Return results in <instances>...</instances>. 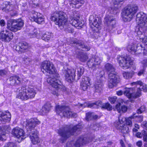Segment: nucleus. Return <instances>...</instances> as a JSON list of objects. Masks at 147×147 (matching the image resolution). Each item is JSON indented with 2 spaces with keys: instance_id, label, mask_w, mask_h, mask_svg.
I'll return each mask as SVG.
<instances>
[{
  "instance_id": "64",
  "label": "nucleus",
  "mask_w": 147,
  "mask_h": 147,
  "mask_svg": "<svg viewBox=\"0 0 147 147\" xmlns=\"http://www.w3.org/2000/svg\"><path fill=\"white\" fill-rule=\"evenodd\" d=\"M142 63L143 64L144 66L147 65V63L146 60H144L142 62Z\"/></svg>"
},
{
  "instance_id": "35",
  "label": "nucleus",
  "mask_w": 147,
  "mask_h": 147,
  "mask_svg": "<svg viewBox=\"0 0 147 147\" xmlns=\"http://www.w3.org/2000/svg\"><path fill=\"white\" fill-rule=\"evenodd\" d=\"M116 127L118 129L121 130V132L123 134L128 133L129 132V129L128 127L126 125H125L123 126H120L119 127V125L118 126H116Z\"/></svg>"
},
{
  "instance_id": "27",
  "label": "nucleus",
  "mask_w": 147,
  "mask_h": 147,
  "mask_svg": "<svg viewBox=\"0 0 147 147\" xmlns=\"http://www.w3.org/2000/svg\"><path fill=\"white\" fill-rule=\"evenodd\" d=\"M121 5V4L119 3L117 0H113L111 3V8L109 9V10H110L111 13L115 14L116 13L114 11H116L118 9L120 8Z\"/></svg>"
},
{
  "instance_id": "52",
  "label": "nucleus",
  "mask_w": 147,
  "mask_h": 147,
  "mask_svg": "<svg viewBox=\"0 0 147 147\" xmlns=\"http://www.w3.org/2000/svg\"><path fill=\"white\" fill-rule=\"evenodd\" d=\"M102 102L100 100H98L95 102L93 103L90 105L89 106H90L91 107L93 106L94 105H96L97 106H100L102 105Z\"/></svg>"
},
{
  "instance_id": "4",
  "label": "nucleus",
  "mask_w": 147,
  "mask_h": 147,
  "mask_svg": "<svg viewBox=\"0 0 147 147\" xmlns=\"http://www.w3.org/2000/svg\"><path fill=\"white\" fill-rule=\"evenodd\" d=\"M53 75L54 76L53 77L48 78L47 81L48 83L53 87L52 90V93L57 96H58L59 95L58 93V90H64V87L59 80V75L55 73Z\"/></svg>"
},
{
  "instance_id": "61",
  "label": "nucleus",
  "mask_w": 147,
  "mask_h": 147,
  "mask_svg": "<svg viewBox=\"0 0 147 147\" xmlns=\"http://www.w3.org/2000/svg\"><path fill=\"white\" fill-rule=\"evenodd\" d=\"M0 24L1 26H4L5 25V23L4 20H2L0 21Z\"/></svg>"
},
{
  "instance_id": "12",
  "label": "nucleus",
  "mask_w": 147,
  "mask_h": 147,
  "mask_svg": "<svg viewBox=\"0 0 147 147\" xmlns=\"http://www.w3.org/2000/svg\"><path fill=\"white\" fill-rule=\"evenodd\" d=\"M89 20L90 24L92 28L94 27L98 30L101 28V19L97 15L95 14L91 15L89 17Z\"/></svg>"
},
{
  "instance_id": "15",
  "label": "nucleus",
  "mask_w": 147,
  "mask_h": 147,
  "mask_svg": "<svg viewBox=\"0 0 147 147\" xmlns=\"http://www.w3.org/2000/svg\"><path fill=\"white\" fill-rule=\"evenodd\" d=\"M11 134L14 137L21 138V140H24L27 137L23 130L18 127L13 128L12 130Z\"/></svg>"
},
{
  "instance_id": "1",
  "label": "nucleus",
  "mask_w": 147,
  "mask_h": 147,
  "mask_svg": "<svg viewBox=\"0 0 147 147\" xmlns=\"http://www.w3.org/2000/svg\"><path fill=\"white\" fill-rule=\"evenodd\" d=\"M65 13L63 12L59 11L55 12L51 14L50 19L51 21L55 22L56 25L61 27V29L64 28L65 30L71 32V31H68L71 25L78 29L81 28L82 25V22L79 21V17L71 18L69 21H67V18L65 16Z\"/></svg>"
},
{
  "instance_id": "22",
  "label": "nucleus",
  "mask_w": 147,
  "mask_h": 147,
  "mask_svg": "<svg viewBox=\"0 0 147 147\" xmlns=\"http://www.w3.org/2000/svg\"><path fill=\"white\" fill-rule=\"evenodd\" d=\"M11 115L8 111L0 112V121L5 123L9 122L11 118Z\"/></svg>"
},
{
  "instance_id": "23",
  "label": "nucleus",
  "mask_w": 147,
  "mask_h": 147,
  "mask_svg": "<svg viewBox=\"0 0 147 147\" xmlns=\"http://www.w3.org/2000/svg\"><path fill=\"white\" fill-rule=\"evenodd\" d=\"M72 43L74 44L75 46L78 49L82 48L83 51H88L90 49V47L84 45L83 42L81 40H74L72 41Z\"/></svg>"
},
{
  "instance_id": "54",
  "label": "nucleus",
  "mask_w": 147,
  "mask_h": 147,
  "mask_svg": "<svg viewBox=\"0 0 147 147\" xmlns=\"http://www.w3.org/2000/svg\"><path fill=\"white\" fill-rule=\"evenodd\" d=\"M142 125L143 127L145 129H147V122L144 121L142 123Z\"/></svg>"
},
{
  "instance_id": "53",
  "label": "nucleus",
  "mask_w": 147,
  "mask_h": 147,
  "mask_svg": "<svg viewBox=\"0 0 147 147\" xmlns=\"http://www.w3.org/2000/svg\"><path fill=\"white\" fill-rule=\"evenodd\" d=\"M7 73L6 70L5 69L0 70V76H3L6 75Z\"/></svg>"
},
{
  "instance_id": "34",
  "label": "nucleus",
  "mask_w": 147,
  "mask_h": 147,
  "mask_svg": "<svg viewBox=\"0 0 147 147\" xmlns=\"http://www.w3.org/2000/svg\"><path fill=\"white\" fill-rule=\"evenodd\" d=\"M105 69L108 72L109 74L114 73L115 72V69L112 64L107 63L106 64L105 67Z\"/></svg>"
},
{
  "instance_id": "48",
  "label": "nucleus",
  "mask_w": 147,
  "mask_h": 147,
  "mask_svg": "<svg viewBox=\"0 0 147 147\" xmlns=\"http://www.w3.org/2000/svg\"><path fill=\"white\" fill-rule=\"evenodd\" d=\"M146 109V107L144 106H141L138 109L137 111V112L138 114H140L144 111Z\"/></svg>"
},
{
  "instance_id": "57",
  "label": "nucleus",
  "mask_w": 147,
  "mask_h": 147,
  "mask_svg": "<svg viewBox=\"0 0 147 147\" xmlns=\"http://www.w3.org/2000/svg\"><path fill=\"white\" fill-rule=\"evenodd\" d=\"M31 61V59L29 58H26L24 60V61L26 63L28 64Z\"/></svg>"
},
{
  "instance_id": "55",
  "label": "nucleus",
  "mask_w": 147,
  "mask_h": 147,
  "mask_svg": "<svg viewBox=\"0 0 147 147\" xmlns=\"http://www.w3.org/2000/svg\"><path fill=\"white\" fill-rule=\"evenodd\" d=\"M137 121L139 122H141L143 120V116L141 115H140L139 116H137Z\"/></svg>"
},
{
  "instance_id": "24",
  "label": "nucleus",
  "mask_w": 147,
  "mask_h": 147,
  "mask_svg": "<svg viewBox=\"0 0 147 147\" xmlns=\"http://www.w3.org/2000/svg\"><path fill=\"white\" fill-rule=\"evenodd\" d=\"M76 70L74 69H68L66 71L65 77L67 80L68 82H71L75 78Z\"/></svg>"
},
{
  "instance_id": "46",
  "label": "nucleus",
  "mask_w": 147,
  "mask_h": 147,
  "mask_svg": "<svg viewBox=\"0 0 147 147\" xmlns=\"http://www.w3.org/2000/svg\"><path fill=\"white\" fill-rule=\"evenodd\" d=\"M90 85L81 82L80 85L81 89L84 91L86 90L88 88V87L90 86Z\"/></svg>"
},
{
  "instance_id": "56",
  "label": "nucleus",
  "mask_w": 147,
  "mask_h": 147,
  "mask_svg": "<svg viewBox=\"0 0 147 147\" xmlns=\"http://www.w3.org/2000/svg\"><path fill=\"white\" fill-rule=\"evenodd\" d=\"M145 69H141L140 70L139 72L138 73V76H140L141 75H143L144 71H145Z\"/></svg>"
},
{
  "instance_id": "42",
  "label": "nucleus",
  "mask_w": 147,
  "mask_h": 147,
  "mask_svg": "<svg viewBox=\"0 0 147 147\" xmlns=\"http://www.w3.org/2000/svg\"><path fill=\"white\" fill-rule=\"evenodd\" d=\"M70 2H71V3L75 5L77 4H80L79 6H81L82 5L84 4V1L83 0H70Z\"/></svg>"
},
{
  "instance_id": "21",
  "label": "nucleus",
  "mask_w": 147,
  "mask_h": 147,
  "mask_svg": "<svg viewBox=\"0 0 147 147\" xmlns=\"http://www.w3.org/2000/svg\"><path fill=\"white\" fill-rule=\"evenodd\" d=\"M101 60L99 57L95 56L90 59L87 62V65L89 68H93L96 65H99L101 62Z\"/></svg>"
},
{
  "instance_id": "17",
  "label": "nucleus",
  "mask_w": 147,
  "mask_h": 147,
  "mask_svg": "<svg viewBox=\"0 0 147 147\" xmlns=\"http://www.w3.org/2000/svg\"><path fill=\"white\" fill-rule=\"evenodd\" d=\"M105 25L108 27V29H112L114 28L116 23L115 18L111 15L106 16L104 18Z\"/></svg>"
},
{
  "instance_id": "33",
  "label": "nucleus",
  "mask_w": 147,
  "mask_h": 147,
  "mask_svg": "<svg viewBox=\"0 0 147 147\" xmlns=\"http://www.w3.org/2000/svg\"><path fill=\"white\" fill-rule=\"evenodd\" d=\"M77 57L82 62H84L88 58L87 55L81 52H78Z\"/></svg>"
},
{
  "instance_id": "25",
  "label": "nucleus",
  "mask_w": 147,
  "mask_h": 147,
  "mask_svg": "<svg viewBox=\"0 0 147 147\" xmlns=\"http://www.w3.org/2000/svg\"><path fill=\"white\" fill-rule=\"evenodd\" d=\"M28 45L26 42H20L19 45L16 46V50L19 53H23L27 51L28 49Z\"/></svg>"
},
{
  "instance_id": "14",
  "label": "nucleus",
  "mask_w": 147,
  "mask_h": 147,
  "mask_svg": "<svg viewBox=\"0 0 147 147\" xmlns=\"http://www.w3.org/2000/svg\"><path fill=\"white\" fill-rule=\"evenodd\" d=\"M133 88H125V90L124 92V94L129 98H136L140 97L141 95V92L140 89L137 88L136 92L132 93Z\"/></svg>"
},
{
  "instance_id": "49",
  "label": "nucleus",
  "mask_w": 147,
  "mask_h": 147,
  "mask_svg": "<svg viewBox=\"0 0 147 147\" xmlns=\"http://www.w3.org/2000/svg\"><path fill=\"white\" fill-rule=\"evenodd\" d=\"M117 99V97L114 96L112 97H109V100L112 104H113L116 101Z\"/></svg>"
},
{
  "instance_id": "9",
  "label": "nucleus",
  "mask_w": 147,
  "mask_h": 147,
  "mask_svg": "<svg viewBox=\"0 0 147 147\" xmlns=\"http://www.w3.org/2000/svg\"><path fill=\"white\" fill-rule=\"evenodd\" d=\"M91 141L95 142L94 139L90 140L88 138H85L83 136H81L75 141H71L67 142L66 144L67 147H80L83 144H86Z\"/></svg>"
},
{
  "instance_id": "60",
  "label": "nucleus",
  "mask_w": 147,
  "mask_h": 147,
  "mask_svg": "<svg viewBox=\"0 0 147 147\" xmlns=\"http://www.w3.org/2000/svg\"><path fill=\"white\" fill-rule=\"evenodd\" d=\"M142 142L141 141H139L136 143V145L138 147H141L142 145Z\"/></svg>"
},
{
  "instance_id": "38",
  "label": "nucleus",
  "mask_w": 147,
  "mask_h": 147,
  "mask_svg": "<svg viewBox=\"0 0 147 147\" xmlns=\"http://www.w3.org/2000/svg\"><path fill=\"white\" fill-rule=\"evenodd\" d=\"M102 84L101 83L97 82L95 84L94 86V88L95 91L99 92H101L102 90Z\"/></svg>"
},
{
  "instance_id": "8",
  "label": "nucleus",
  "mask_w": 147,
  "mask_h": 147,
  "mask_svg": "<svg viewBox=\"0 0 147 147\" xmlns=\"http://www.w3.org/2000/svg\"><path fill=\"white\" fill-rule=\"evenodd\" d=\"M24 24L23 21L21 19H11L8 21L7 28L11 31L16 32L20 30Z\"/></svg>"
},
{
  "instance_id": "18",
  "label": "nucleus",
  "mask_w": 147,
  "mask_h": 147,
  "mask_svg": "<svg viewBox=\"0 0 147 147\" xmlns=\"http://www.w3.org/2000/svg\"><path fill=\"white\" fill-rule=\"evenodd\" d=\"M13 38V34L11 32L7 31H2L0 32V39L2 41L8 42Z\"/></svg>"
},
{
  "instance_id": "5",
  "label": "nucleus",
  "mask_w": 147,
  "mask_h": 147,
  "mask_svg": "<svg viewBox=\"0 0 147 147\" xmlns=\"http://www.w3.org/2000/svg\"><path fill=\"white\" fill-rule=\"evenodd\" d=\"M36 92L33 88L27 86L22 87L17 97L23 100H27L34 97Z\"/></svg>"
},
{
  "instance_id": "50",
  "label": "nucleus",
  "mask_w": 147,
  "mask_h": 147,
  "mask_svg": "<svg viewBox=\"0 0 147 147\" xmlns=\"http://www.w3.org/2000/svg\"><path fill=\"white\" fill-rule=\"evenodd\" d=\"M126 122V123L127 125H128L130 126H131L132 125V122L131 120V119H130V118L129 117L128 118H126V120L125 121Z\"/></svg>"
},
{
  "instance_id": "32",
  "label": "nucleus",
  "mask_w": 147,
  "mask_h": 147,
  "mask_svg": "<svg viewBox=\"0 0 147 147\" xmlns=\"http://www.w3.org/2000/svg\"><path fill=\"white\" fill-rule=\"evenodd\" d=\"M117 111L120 113H125L127 111V107L125 105L121 106V104L119 103L116 106Z\"/></svg>"
},
{
  "instance_id": "28",
  "label": "nucleus",
  "mask_w": 147,
  "mask_h": 147,
  "mask_svg": "<svg viewBox=\"0 0 147 147\" xmlns=\"http://www.w3.org/2000/svg\"><path fill=\"white\" fill-rule=\"evenodd\" d=\"M131 84L132 85H136L137 88L139 89H140V91H143L145 92L147 91V85L145 84H143L141 81L133 82Z\"/></svg>"
},
{
  "instance_id": "44",
  "label": "nucleus",
  "mask_w": 147,
  "mask_h": 147,
  "mask_svg": "<svg viewBox=\"0 0 147 147\" xmlns=\"http://www.w3.org/2000/svg\"><path fill=\"white\" fill-rule=\"evenodd\" d=\"M38 34L40 35V36H41V33H38L37 30L34 29L32 32L30 33L29 35L30 36H32V37H34L37 36Z\"/></svg>"
},
{
  "instance_id": "36",
  "label": "nucleus",
  "mask_w": 147,
  "mask_h": 147,
  "mask_svg": "<svg viewBox=\"0 0 147 147\" xmlns=\"http://www.w3.org/2000/svg\"><path fill=\"white\" fill-rule=\"evenodd\" d=\"M52 36V34L48 32H46L42 35V39L45 41L49 40Z\"/></svg>"
},
{
  "instance_id": "37",
  "label": "nucleus",
  "mask_w": 147,
  "mask_h": 147,
  "mask_svg": "<svg viewBox=\"0 0 147 147\" xmlns=\"http://www.w3.org/2000/svg\"><path fill=\"white\" fill-rule=\"evenodd\" d=\"M98 116L96 115H94L93 113L90 112H88L86 114V119L87 121L95 119H96Z\"/></svg>"
},
{
  "instance_id": "16",
  "label": "nucleus",
  "mask_w": 147,
  "mask_h": 147,
  "mask_svg": "<svg viewBox=\"0 0 147 147\" xmlns=\"http://www.w3.org/2000/svg\"><path fill=\"white\" fill-rule=\"evenodd\" d=\"M132 61L129 57H123L119 61V64L120 66L123 69L129 68L132 64Z\"/></svg>"
},
{
  "instance_id": "31",
  "label": "nucleus",
  "mask_w": 147,
  "mask_h": 147,
  "mask_svg": "<svg viewBox=\"0 0 147 147\" xmlns=\"http://www.w3.org/2000/svg\"><path fill=\"white\" fill-rule=\"evenodd\" d=\"M51 107V105L49 103H47L45 104L40 111L41 114L44 115L48 112L50 110Z\"/></svg>"
},
{
  "instance_id": "13",
  "label": "nucleus",
  "mask_w": 147,
  "mask_h": 147,
  "mask_svg": "<svg viewBox=\"0 0 147 147\" xmlns=\"http://www.w3.org/2000/svg\"><path fill=\"white\" fill-rule=\"evenodd\" d=\"M41 70L43 72H45L51 74L54 71V68L51 63L48 61H45L42 62L41 65Z\"/></svg>"
},
{
  "instance_id": "3",
  "label": "nucleus",
  "mask_w": 147,
  "mask_h": 147,
  "mask_svg": "<svg viewBox=\"0 0 147 147\" xmlns=\"http://www.w3.org/2000/svg\"><path fill=\"white\" fill-rule=\"evenodd\" d=\"M82 126L79 125L74 126L71 129L69 127H66L60 128L58 130V133L61 136L60 142L63 143L71 135H73L76 132L77 134L82 128Z\"/></svg>"
},
{
  "instance_id": "6",
  "label": "nucleus",
  "mask_w": 147,
  "mask_h": 147,
  "mask_svg": "<svg viewBox=\"0 0 147 147\" xmlns=\"http://www.w3.org/2000/svg\"><path fill=\"white\" fill-rule=\"evenodd\" d=\"M138 10V7L135 5H129L124 8L122 13L123 20L125 22L130 21Z\"/></svg>"
},
{
  "instance_id": "30",
  "label": "nucleus",
  "mask_w": 147,
  "mask_h": 147,
  "mask_svg": "<svg viewBox=\"0 0 147 147\" xmlns=\"http://www.w3.org/2000/svg\"><path fill=\"white\" fill-rule=\"evenodd\" d=\"M10 127L9 125H5L2 127H0V140L1 136L5 135L6 134L10 131Z\"/></svg>"
},
{
  "instance_id": "20",
  "label": "nucleus",
  "mask_w": 147,
  "mask_h": 147,
  "mask_svg": "<svg viewBox=\"0 0 147 147\" xmlns=\"http://www.w3.org/2000/svg\"><path fill=\"white\" fill-rule=\"evenodd\" d=\"M32 16L30 17L31 20L40 24L44 23V17L40 13L34 11L32 12Z\"/></svg>"
},
{
  "instance_id": "40",
  "label": "nucleus",
  "mask_w": 147,
  "mask_h": 147,
  "mask_svg": "<svg viewBox=\"0 0 147 147\" xmlns=\"http://www.w3.org/2000/svg\"><path fill=\"white\" fill-rule=\"evenodd\" d=\"M134 75L133 72H124L123 73V77L126 79L131 78Z\"/></svg>"
},
{
  "instance_id": "63",
  "label": "nucleus",
  "mask_w": 147,
  "mask_h": 147,
  "mask_svg": "<svg viewBox=\"0 0 147 147\" xmlns=\"http://www.w3.org/2000/svg\"><path fill=\"white\" fill-rule=\"evenodd\" d=\"M123 92L121 90L117 92V94L119 96H120L123 94Z\"/></svg>"
},
{
  "instance_id": "29",
  "label": "nucleus",
  "mask_w": 147,
  "mask_h": 147,
  "mask_svg": "<svg viewBox=\"0 0 147 147\" xmlns=\"http://www.w3.org/2000/svg\"><path fill=\"white\" fill-rule=\"evenodd\" d=\"M10 84L14 85L19 84L21 82V79L17 76H12L9 78Z\"/></svg>"
},
{
  "instance_id": "59",
  "label": "nucleus",
  "mask_w": 147,
  "mask_h": 147,
  "mask_svg": "<svg viewBox=\"0 0 147 147\" xmlns=\"http://www.w3.org/2000/svg\"><path fill=\"white\" fill-rule=\"evenodd\" d=\"M142 134L138 132L136 133V136L138 138H141L142 137Z\"/></svg>"
},
{
  "instance_id": "43",
  "label": "nucleus",
  "mask_w": 147,
  "mask_h": 147,
  "mask_svg": "<svg viewBox=\"0 0 147 147\" xmlns=\"http://www.w3.org/2000/svg\"><path fill=\"white\" fill-rule=\"evenodd\" d=\"M90 81V79L88 77L85 76L82 78V81L81 82L90 85L91 84Z\"/></svg>"
},
{
  "instance_id": "39",
  "label": "nucleus",
  "mask_w": 147,
  "mask_h": 147,
  "mask_svg": "<svg viewBox=\"0 0 147 147\" xmlns=\"http://www.w3.org/2000/svg\"><path fill=\"white\" fill-rule=\"evenodd\" d=\"M126 120V118L125 117H119V122H115V126H118L119 125V127L121 126V124L123 123Z\"/></svg>"
},
{
  "instance_id": "11",
  "label": "nucleus",
  "mask_w": 147,
  "mask_h": 147,
  "mask_svg": "<svg viewBox=\"0 0 147 147\" xmlns=\"http://www.w3.org/2000/svg\"><path fill=\"white\" fill-rule=\"evenodd\" d=\"M109 87L110 88H112L119 82V77L115 72L109 74Z\"/></svg>"
},
{
  "instance_id": "45",
  "label": "nucleus",
  "mask_w": 147,
  "mask_h": 147,
  "mask_svg": "<svg viewBox=\"0 0 147 147\" xmlns=\"http://www.w3.org/2000/svg\"><path fill=\"white\" fill-rule=\"evenodd\" d=\"M4 147H18L16 144L12 142H8L6 143Z\"/></svg>"
},
{
  "instance_id": "51",
  "label": "nucleus",
  "mask_w": 147,
  "mask_h": 147,
  "mask_svg": "<svg viewBox=\"0 0 147 147\" xmlns=\"http://www.w3.org/2000/svg\"><path fill=\"white\" fill-rule=\"evenodd\" d=\"M144 141L147 142V133L144 131H142Z\"/></svg>"
},
{
  "instance_id": "19",
  "label": "nucleus",
  "mask_w": 147,
  "mask_h": 147,
  "mask_svg": "<svg viewBox=\"0 0 147 147\" xmlns=\"http://www.w3.org/2000/svg\"><path fill=\"white\" fill-rule=\"evenodd\" d=\"M40 123V121L36 118H32L27 121L26 127L28 131L33 129L36 126Z\"/></svg>"
},
{
  "instance_id": "26",
  "label": "nucleus",
  "mask_w": 147,
  "mask_h": 147,
  "mask_svg": "<svg viewBox=\"0 0 147 147\" xmlns=\"http://www.w3.org/2000/svg\"><path fill=\"white\" fill-rule=\"evenodd\" d=\"M38 132L35 129L31 133L30 138L33 144H36L40 142V140L38 136Z\"/></svg>"
},
{
  "instance_id": "62",
  "label": "nucleus",
  "mask_w": 147,
  "mask_h": 147,
  "mask_svg": "<svg viewBox=\"0 0 147 147\" xmlns=\"http://www.w3.org/2000/svg\"><path fill=\"white\" fill-rule=\"evenodd\" d=\"M120 141V143L121 147H126L124 144L123 141L122 140H121Z\"/></svg>"
},
{
  "instance_id": "10",
  "label": "nucleus",
  "mask_w": 147,
  "mask_h": 147,
  "mask_svg": "<svg viewBox=\"0 0 147 147\" xmlns=\"http://www.w3.org/2000/svg\"><path fill=\"white\" fill-rule=\"evenodd\" d=\"M127 50L128 51L131 53L138 55L143 53H144V51H146L144 47H142L140 44L138 43L137 45L132 44L128 45L127 47Z\"/></svg>"
},
{
  "instance_id": "58",
  "label": "nucleus",
  "mask_w": 147,
  "mask_h": 147,
  "mask_svg": "<svg viewBox=\"0 0 147 147\" xmlns=\"http://www.w3.org/2000/svg\"><path fill=\"white\" fill-rule=\"evenodd\" d=\"M137 116L136 115V113H134L130 117H129L130 119H135V118H137Z\"/></svg>"
},
{
  "instance_id": "47",
  "label": "nucleus",
  "mask_w": 147,
  "mask_h": 147,
  "mask_svg": "<svg viewBox=\"0 0 147 147\" xmlns=\"http://www.w3.org/2000/svg\"><path fill=\"white\" fill-rule=\"evenodd\" d=\"M102 107L103 108L106 109L109 111L112 110V106L109 103H107L104 105Z\"/></svg>"
},
{
  "instance_id": "7",
  "label": "nucleus",
  "mask_w": 147,
  "mask_h": 147,
  "mask_svg": "<svg viewBox=\"0 0 147 147\" xmlns=\"http://www.w3.org/2000/svg\"><path fill=\"white\" fill-rule=\"evenodd\" d=\"M56 111L57 114L61 117H66L67 118L76 117V113L71 111L67 107L58 105L56 107Z\"/></svg>"
},
{
  "instance_id": "41",
  "label": "nucleus",
  "mask_w": 147,
  "mask_h": 147,
  "mask_svg": "<svg viewBox=\"0 0 147 147\" xmlns=\"http://www.w3.org/2000/svg\"><path fill=\"white\" fill-rule=\"evenodd\" d=\"M78 78L79 79L84 72V68L82 67H79L77 69Z\"/></svg>"
},
{
  "instance_id": "2",
  "label": "nucleus",
  "mask_w": 147,
  "mask_h": 147,
  "mask_svg": "<svg viewBox=\"0 0 147 147\" xmlns=\"http://www.w3.org/2000/svg\"><path fill=\"white\" fill-rule=\"evenodd\" d=\"M136 21L139 25V28L136 31L137 38L147 45V36L142 32L147 30V18L146 15L142 12L138 13L136 15Z\"/></svg>"
}]
</instances>
